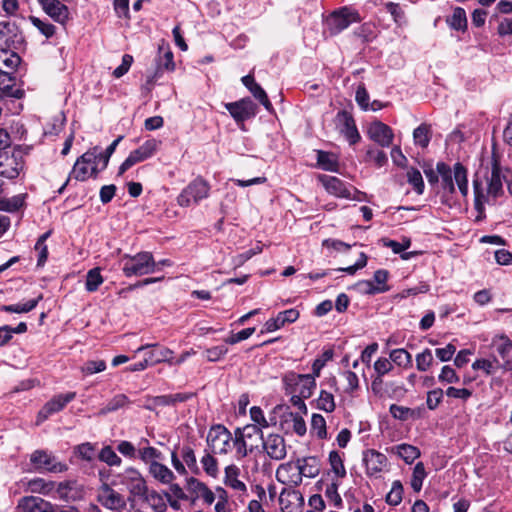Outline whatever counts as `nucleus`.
<instances>
[{"instance_id":"nucleus-1","label":"nucleus","mask_w":512,"mask_h":512,"mask_svg":"<svg viewBox=\"0 0 512 512\" xmlns=\"http://www.w3.org/2000/svg\"><path fill=\"white\" fill-rule=\"evenodd\" d=\"M95 153V150H87L84 154L77 158L69 174L68 179L59 188V194H61L64 191L65 187L68 185L71 179L84 182L90 177L94 179L98 177L100 170L97 167Z\"/></svg>"},{"instance_id":"nucleus-2","label":"nucleus","mask_w":512,"mask_h":512,"mask_svg":"<svg viewBox=\"0 0 512 512\" xmlns=\"http://www.w3.org/2000/svg\"><path fill=\"white\" fill-rule=\"evenodd\" d=\"M122 262V271L126 277L143 276L157 271V264L150 252H139L135 255L125 254Z\"/></svg>"},{"instance_id":"nucleus-3","label":"nucleus","mask_w":512,"mask_h":512,"mask_svg":"<svg viewBox=\"0 0 512 512\" xmlns=\"http://www.w3.org/2000/svg\"><path fill=\"white\" fill-rule=\"evenodd\" d=\"M286 393H294L302 397H311L316 388V380L310 374L288 372L283 377Z\"/></svg>"},{"instance_id":"nucleus-4","label":"nucleus","mask_w":512,"mask_h":512,"mask_svg":"<svg viewBox=\"0 0 512 512\" xmlns=\"http://www.w3.org/2000/svg\"><path fill=\"white\" fill-rule=\"evenodd\" d=\"M361 21L356 10L349 7H342L333 11L325 21V25L331 35H337L353 23Z\"/></svg>"},{"instance_id":"nucleus-5","label":"nucleus","mask_w":512,"mask_h":512,"mask_svg":"<svg viewBox=\"0 0 512 512\" xmlns=\"http://www.w3.org/2000/svg\"><path fill=\"white\" fill-rule=\"evenodd\" d=\"M232 440L231 432L222 424L211 426L206 439L208 449L214 454H227Z\"/></svg>"},{"instance_id":"nucleus-6","label":"nucleus","mask_w":512,"mask_h":512,"mask_svg":"<svg viewBox=\"0 0 512 512\" xmlns=\"http://www.w3.org/2000/svg\"><path fill=\"white\" fill-rule=\"evenodd\" d=\"M121 483L125 485L129 491L127 501L134 506L135 498H142L148 492V486L141 473L133 467L127 468L120 476Z\"/></svg>"},{"instance_id":"nucleus-7","label":"nucleus","mask_w":512,"mask_h":512,"mask_svg":"<svg viewBox=\"0 0 512 512\" xmlns=\"http://www.w3.org/2000/svg\"><path fill=\"white\" fill-rule=\"evenodd\" d=\"M210 186L202 178H196L177 197V203L181 207H188L191 204H198L209 196Z\"/></svg>"},{"instance_id":"nucleus-8","label":"nucleus","mask_w":512,"mask_h":512,"mask_svg":"<svg viewBox=\"0 0 512 512\" xmlns=\"http://www.w3.org/2000/svg\"><path fill=\"white\" fill-rule=\"evenodd\" d=\"M34 470L39 473H61L67 470V465L60 462L56 456L46 450H35L30 455Z\"/></svg>"},{"instance_id":"nucleus-9","label":"nucleus","mask_w":512,"mask_h":512,"mask_svg":"<svg viewBox=\"0 0 512 512\" xmlns=\"http://www.w3.org/2000/svg\"><path fill=\"white\" fill-rule=\"evenodd\" d=\"M23 44L24 36L15 23L9 21L0 22L1 54L6 55L7 50H18Z\"/></svg>"},{"instance_id":"nucleus-10","label":"nucleus","mask_w":512,"mask_h":512,"mask_svg":"<svg viewBox=\"0 0 512 512\" xmlns=\"http://www.w3.org/2000/svg\"><path fill=\"white\" fill-rule=\"evenodd\" d=\"M318 181L324 189L330 194L338 198L352 199L353 193H359L358 190L350 184L342 181L336 176L326 174L318 175Z\"/></svg>"},{"instance_id":"nucleus-11","label":"nucleus","mask_w":512,"mask_h":512,"mask_svg":"<svg viewBox=\"0 0 512 512\" xmlns=\"http://www.w3.org/2000/svg\"><path fill=\"white\" fill-rule=\"evenodd\" d=\"M159 142L155 139L145 141L140 147L130 152L129 156L120 165L118 175H123L135 164L150 158L157 150Z\"/></svg>"},{"instance_id":"nucleus-12","label":"nucleus","mask_w":512,"mask_h":512,"mask_svg":"<svg viewBox=\"0 0 512 512\" xmlns=\"http://www.w3.org/2000/svg\"><path fill=\"white\" fill-rule=\"evenodd\" d=\"M145 351V357L148 360L150 366H154L160 363H168L172 365L174 363V352L158 343H148L138 347L135 350V354Z\"/></svg>"},{"instance_id":"nucleus-13","label":"nucleus","mask_w":512,"mask_h":512,"mask_svg":"<svg viewBox=\"0 0 512 512\" xmlns=\"http://www.w3.org/2000/svg\"><path fill=\"white\" fill-rule=\"evenodd\" d=\"M334 122L336 128L351 145L359 142L361 136L356 127L355 120L349 112L346 110L339 111L336 114Z\"/></svg>"},{"instance_id":"nucleus-14","label":"nucleus","mask_w":512,"mask_h":512,"mask_svg":"<svg viewBox=\"0 0 512 512\" xmlns=\"http://www.w3.org/2000/svg\"><path fill=\"white\" fill-rule=\"evenodd\" d=\"M97 500L103 507L117 512H122L127 505L125 498L106 483L100 487Z\"/></svg>"},{"instance_id":"nucleus-15","label":"nucleus","mask_w":512,"mask_h":512,"mask_svg":"<svg viewBox=\"0 0 512 512\" xmlns=\"http://www.w3.org/2000/svg\"><path fill=\"white\" fill-rule=\"evenodd\" d=\"M23 169L21 154L0 152V177L6 179H15Z\"/></svg>"},{"instance_id":"nucleus-16","label":"nucleus","mask_w":512,"mask_h":512,"mask_svg":"<svg viewBox=\"0 0 512 512\" xmlns=\"http://www.w3.org/2000/svg\"><path fill=\"white\" fill-rule=\"evenodd\" d=\"M76 397L75 392H68L66 394H59L49 400L42 409L38 412L36 424L39 425L47 420L51 415L61 411L64 407L74 400Z\"/></svg>"},{"instance_id":"nucleus-17","label":"nucleus","mask_w":512,"mask_h":512,"mask_svg":"<svg viewBox=\"0 0 512 512\" xmlns=\"http://www.w3.org/2000/svg\"><path fill=\"white\" fill-rule=\"evenodd\" d=\"M362 461L366 468V474L369 477H379L388 465L387 457L374 449L365 450Z\"/></svg>"},{"instance_id":"nucleus-18","label":"nucleus","mask_w":512,"mask_h":512,"mask_svg":"<svg viewBox=\"0 0 512 512\" xmlns=\"http://www.w3.org/2000/svg\"><path fill=\"white\" fill-rule=\"evenodd\" d=\"M262 447L267 456L276 461L283 460L287 455V445L283 436L269 434L262 439Z\"/></svg>"},{"instance_id":"nucleus-19","label":"nucleus","mask_w":512,"mask_h":512,"mask_svg":"<svg viewBox=\"0 0 512 512\" xmlns=\"http://www.w3.org/2000/svg\"><path fill=\"white\" fill-rule=\"evenodd\" d=\"M225 108L234 120L239 123L254 117L257 107L250 98H243L239 101L226 103Z\"/></svg>"},{"instance_id":"nucleus-20","label":"nucleus","mask_w":512,"mask_h":512,"mask_svg":"<svg viewBox=\"0 0 512 512\" xmlns=\"http://www.w3.org/2000/svg\"><path fill=\"white\" fill-rule=\"evenodd\" d=\"M508 173L509 171L504 170L496 159L492 160L491 174L487 179V191L489 195L497 198L503 194V181L506 180V174Z\"/></svg>"},{"instance_id":"nucleus-21","label":"nucleus","mask_w":512,"mask_h":512,"mask_svg":"<svg viewBox=\"0 0 512 512\" xmlns=\"http://www.w3.org/2000/svg\"><path fill=\"white\" fill-rule=\"evenodd\" d=\"M297 462L299 471H296L292 477L293 486L295 487L302 483L303 477L314 478L320 471L319 461L316 457L310 456L297 459Z\"/></svg>"},{"instance_id":"nucleus-22","label":"nucleus","mask_w":512,"mask_h":512,"mask_svg":"<svg viewBox=\"0 0 512 512\" xmlns=\"http://www.w3.org/2000/svg\"><path fill=\"white\" fill-rule=\"evenodd\" d=\"M44 12L54 21L64 24L69 18V9L59 0H38Z\"/></svg>"},{"instance_id":"nucleus-23","label":"nucleus","mask_w":512,"mask_h":512,"mask_svg":"<svg viewBox=\"0 0 512 512\" xmlns=\"http://www.w3.org/2000/svg\"><path fill=\"white\" fill-rule=\"evenodd\" d=\"M368 135L371 140L382 147H389L394 137L392 129L380 121L373 122L369 126Z\"/></svg>"},{"instance_id":"nucleus-24","label":"nucleus","mask_w":512,"mask_h":512,"mask_svg":"<svg viewBox=\"0 0 512 512\" xmlns=\"http://www.w3.org/2000/svg\"><path fill=\"white\" fill-rule=\"evenodd\" d=\"M299 318V311L296 309H288L279 312L275 318H270L264 324L261 334L270 333L282 328L286 323H293Z\"/></svg>"},{"instance_id":"nucleus-25","label":"nucleus","mask_w":512,"mask_h":512,"mask_svg":"<svg viewBox=\"0 0 512 512\" xmlns=\"http://www.w3.org/2000/svg\"><path fill=\"white\" fill-rule=\"evenodd\" d=\"M492 346L502 359V370L512 371V359L509 358L512 351V341L507 336L500 335L492 340Z\"/></svg>"},{"instance_id":"nucleus-26","label":"nucleus","mask_w":512,"mask_h":512,"mask_svg":"<svg viewBox=\"0 0 512 512\" xmlns=\"http://www.w3.org/2000/svg\"><path fill=\"white\" fill-rule=\"evenodd\" d=\"M149 474L162 484H171L176 476L171 469L159 461H153L148 467Z\"/></svg>"},{"instance_id":"nucleus-27","label":"nucleus","mask_w":512,"mask_h":512,"mask_svg":"<svg viewBox=\"0 0 512 512\" xmlns=\"http://www.w3.org/2000/svg\"><path fill=\"white\" fill-rule=\"evenodd\" d=\"M240 469L238 466L231 464L225 467L224 484L233 490L246 493L247 487L244 482L239 480Z\"/></svg>"},{"instance_id":"nucleus-28","label":"nucleus","mask_w":512,"mask_h":512,"mask_svg":"<svg viewBox=\"0 0 512 512\" xmlns=\"http://www.w3.org/2000/svg\"><path fill=\"white\" fill-rule=\"evenodd\" d=\"M15 78L8 72L0 71V91L5 96L21 99L24 91L15 88Z\"/></svg>"},{"instance_id":"nucleus-29","label":"nucleus","mask_w":512,"mask_h":512,"mask_svg":"<svg viewBox=\"0 0 512 512\" xmlns=\"http://www.w3.org/2000/svg\"><path fill=\"white\" fill-rule=\"evenodd\" d=\"M285 424H292V430L298 436H303L306 433L307 428L304 419L299 414L288 411V408L283 414L281 426L283 427Z\"/></svg>"},{"instance_id":"nucleus-30","label":"nucleus","mask_w":512,"mask_h":512,"mask_svg":"<svg viewBox=\"0 0 512 512\" xmlns=\"http://www.w3.org/2000/svg\"><path fill=\"white\" fill-rule=\"evenodd\" d=\"M438 174L441 176V185L446 193L452 194L455 192L454 176L451 168L443 163L439 162L436 166Z\"/></svg>"},{"instance_id":"nucleus-31","label":"nucleus","mask_w":512,"mask_h":512,"mask_svg":"<svg viewBox=\"0 0 512 512\" xmlns=\"http://www.w3.org/2000/svg\"><path fill=\"white\" fill-rule=\"evenodd\" d=\"M232 442L236 448V457L238 459L245 458L247 455L258 449L257 443H253V441H246V439L242 438L241 435H235Z\"/></svg>"},{"instance_id":"nucleus-32","label":"nucleus","mask_w":512,"mask_h":512,"mask_svg":"<svg viewBox=\"0 0 512 512\" xmlns=\"http://www.w3.org/2000/svg\"><path fill=\"white\" fill-rule=\"evenodd\" d=\"M301 500L302 495L296 490L283 489L279 496V502L283 512H294L293 504Z\"/></svg>"},{"instance_id":"nucleus-33","label":"nucleus","mask_w":512,"mask_h":512,"mask_svg":"<svg viewBox=\"0 0 512 512\" xmlns=\"http://www.w3.org/2000/svg\"><path fill=\"white\" fill-rule=\"evenodd\" d=\"M27 488L32 493L48 496L54 491L55 482L46 481L42 478H34L28 481Z\"/></svg>"},{"instance_id":"nucleus-34","label":"nucleus","mask_w":512,"mask_h":512,"mask_svg":"<svg viewBox=\"0 0 512 512\" xmlns=\"http://www.w3.org/2000/svg\"><path fill=\"white\" fill-rule=\"evenodd\" d=\"M299 471L298 469V462H287L284 464H281L277 471H276V477L278 481L286 484H290L293 486V476L295 475V472Z\"/></svg>"},{"instance_id":"nucleus-35","label":"nucleus","mask_w":512,"mask_h":512,"mask_svg":"<svg viewBox=\"0 0 512 512\" xmlns=\"http://www.w3.org/2000/svg\"><path fill=\"white\" fill-rule=\"evenodd\" d=\"M235 435H241L246 441H253V443H262L263 432L260 427L255 424L246 425L244 428H237L234 432Z\"/></svg>"},{"instance_id":"nucleus-36","label":"nucleus","mask_w":512,"mask_h":512,"mask_svg":"<svg viewBox=\"0 0 512 512\" xmlns=\"http://www.w3.org/2000/svg\"><path fill=\"white\" fill-rule=\"evenodd\" d=\"M317 164L320 168L330 172H336L339 168V163L334 154L322 150L317 151Z\"/></svg>"},{"instance_id":"nucleus-37","label":"nucleus","mask_w":512,"mask_h":512,"mask_svg":"<svg viewBox=\"0 0 512 512\" xmlns=\"http://www.w3.org/2000/svg\"><path fill=\"white\" fill-rule=\"evenodd\" d=\"M454 181L458 186L460 193L465 197L468 194L467 169L461 164L456 163L453 167Z\"/></svg>"},{"instance_id":"nucleus-38","label":"nucleus","mask_w":512,"mask_h":512,"mask_svg":"<svg viewBox=\"0 0 512 512\" xmlns=\"http://www.w3.org/2000/svg\"><path fill=\"white\" fill-rule=\"evenodd\" d=\"M501 362L493 357L492 359H477L473 364V370H482L486 375L495 374L499 369H502Z\"/></svg>"},{"instance_id":"nucleus-39","label":"nucleus","mask_w":512,"mask_h":512,"mask_svg":"<svg viewBox=\"0 0 512 512\" xmlns=\"http://www.w3.org/2000/svg\"><path fill=\"white\" fill-rule=\"evenodd\" d=\"M43 298L42 294H40L37 298L29 300L25 303H18L13 305H3L0 309L1 311L8 313H28L36 308L39 301Z\"/></svg>"},{"instance_id":"nucleus-40","label":"nucleus","mask_w":512,"mask_h":512,"mask_svg":"<svg viewBox=\"0 0 512 512\" xmlns=\"http://www.w3.org/2000/svg\"><path fill=\"white\" fill-rule=\"evenodd\" d=\"M391 363L399 367L409 368L412 366V355L404 348L393 349L389 354Z\"/></svg>"},{"instance_id":"nucleus-41","label":"nucleus","mask_w":512,"mask_h":512,"mask_svg":"<svg viewBox=\"0 0 512 512\" xmlns=\"http://www.w3.org/2000/svg\"><path fill=\"white\" fill-rule=\"evenodd\" d=\"M448 25L457 31H465L467 29L466 12L461 7H456L450 18L447 19Z\"/></svg>"},{"instance_id":"nucleus-42","label":"nucleus","mask_w":512,"mask_h":512,"mask_svg":"<svg viewBox=\"0 0 512 512\" xmlns=\"http://www.w3.org/2000/svg\"><path fill=\"white\" fill-rule=\"evenodd\" d=\"M214 453L211 450L206 449L205 454L202 456L200 462L202 464L205 473L213 478H216L219 474L218 461L213 456Z\"/></svg>"},{"instance_id":"nucleus-43","label":"nucleus","mask_w":512,"mask_h":512,"mask_svg":"<svg viewBox=\"0 0 512 512\" xmlns=\"http://www.w3.org/2000/svg\"><path fill=\"white\" fill-rule=\"evenodd\" d=\"M103 282L104 278L101 275V269L99 267L92 268L86 274L85 289L88 292H95Z\"/></svg>"},{"instance_id":"nucleus-44","label":"nucleus","mask_w":512,"mask_h":512,"mask_svg":"<svg viewBox=\"0 0 512 512\" xmlns=\"http://www.w3.org/2000/svg\"><path fill=\"white\" fill-rule=\"evenodd\" d=\"M393 369V364L389 358H378L374 363V370L377 373V377L372 382V387L375 388L377 384L382 383V377L388 374Z\"/></svg>"},{"instance_id":"nucleus-45","label":"nucleus","mask_w":512,"mask_h":512,"mask_svg":"<svg viewBox=\"0 0 512 512\" xmlns=\"http://www.w3.org/2000/svg\"><path fill=\"white\" fill-rule=\"evenodd\" d=\"M51 231L43 233L37 240L34 249L38 253L37 266L43 267L48 258L47 239L50 237Z\"/></svg>"},{"instance_id":"nucleus-46","label":"nucleus","mask_w":512,"mask_h":512,"mask_svg":"<svg viewBox=\"0 0 512 512\" xmlns=\"http://www.w3.org/2000/svg\"><path fill=\"white\" fill-rule=\"evenodd\" d=\"M141 499H143L155 512H165L167 509V505L163 499V497L156 491H148L146 495H144Z\"/></svg>"},{"instance_id":"nucleus-47","label":"nucleus","mask_w":512,"mask_h":512,"mask_svg":"<svg viewBox=\"0 0 512 512\" xmlns=\"http://www.w3.org/2000/svg\"><path fill=\"white\" fill-rule=\"evenodd\" d=\"M382 241H383L384 246L391 248V250L395 254H400L401 258L403 260H408L411 258L412 254H413L412 252L402 253L410 247V245H411L410 239H406L403 243H399L395 240H390V239H383Z\"/></svg>"},{"instance_id":"nucleus-48","label":"nucleus","mask_w":512,"mask_h":512,"mask_svg":"<svg viewBox=\"0 0 512 512\" xmlns=\"http://www.w3.org/2000/svg\"><path fill=\"white\" fill-rule=\"evenodd\" d=\"M397 454L400 458H402L407 464H411L420 456V450L409 444H400L396 447Z\"/></svg>"},{"instance_id":"nucleus-49","label":"nucleus","mask_w":512,"mask_h":512,"mask_svg":"<svg viewBox=\"0 0 512 512\" xmlns=\"http://www.w3.org/2000/svg\"><path fill=\"white\" fill-rule=\"evenodd\" d=\"M138 457L142 462L150 465L153 461L162 460L163 454L155 447L145 446L138 449Z\"/></svg>"},{"instance_id":"nucleus-50","label":"nucleus","mask_w":512,"mask_h":512,"mask_svg":"<svg viewBox=\"0 0 512 512\" xmlns=\"http://www.w3.org/2000/svg\"><path fill=\"white\" fill-rule=\"evenodd\" d=\"M25 202V195L18 194L8 199H0V210L7 212L18 211L23 207Z\"/></svg>"},{"instance_id":"nucleus-51","label":"nucleus","mask_w":512,"mask_h":512,"mask_svg":"<svg viewBox=\"0 0 512 512\" xmlns=\"http://www.w3.org/2000/svg\"><path fill=\"white\" fill-rule=\"evenodd\" d=\"M181 457H182L183 461L185 462V464L187 465L188 469L192 473L198 474L200 472L198 464H197L195 452L191 446L184 445L181 448Z\"/></svg>"},{"instance_id":"nucleus-52","label":"nucleus","mask_w":512,"mask_h":512,"mask_svg":"<svg viewBox=\"0 0 512 512\" xmlns=\"http://www.w3.org/2000/svg\"><path fill=\"white\" fill-rule=\"evenodd\" d=\"M427 473L425 470V466L422 462H418L413 469L412 478H411V487L415 492H420L423 481L426 478Z\"/></svg>"},{"instance_id":"nucleus-53","label":"nucleus","mask_w":512,"mask_h":512,"mask_svg":"<svg viewBox=\"0 0 512 512\" xmlns=\"http://www.w3.org/2000/svg\"><path fill=\"white\" fill-rule=\"evenodd\" d=\"M415 361L418 371H428L434 362L432 351L429 348L424 349L421 353L416 355Z\"/></svg>"},{"instance_id":"nucleus-54","label":"nucleus","mask_w":512,"mask_h":512,"mask_svg":"<svg viewBox=\"0 0 512 512\" xmlns=\"http://www.w3.org/2000/svg\"><path fill=\"white\" fill-rule=\"evenodd\" d=\"M311 432L319 439L327 438L326 420L321 414H313L311 418Z\"/></svg>"},{"instance_id":"nucleus-55","label":"nucleus","mask_w":512,"mask_h":512,"mask_svg":"<svg viewBox=\"0 0 512 512\" xmlns=\"http://www.w3.org/2000/svg\"><path fill=\"white\" fill-rule=\"evenodd\" d=\"M129 403V399L124 394L115 395L105 407L100 410L101 415H106L108 413L114 412L120 408L125 407Z\"/></svg>"},{"instance_id":"nucleus-56","label":"nucleus","mask_w":512,"mask_h":512,"mask_svg":"<svg viewBox=\"0 0 512 512\" xmlns=\"http://www.w3.org/2000/svg\"><path fill=\"white\" fill-rule=\"evenodd\" d=\"M329 463L331 470L337 477L344 478L346 476V469L343 463V459L338 451H331L329 453Z\"/></svg>"},{"instance_id":"nucleus-57","label":"nucleus","mask_w":512,"mask_h":512,"mask_svg":"<svg viewBox=\"0 0 512 512\" xmlns=\"http://www.w3.org/2000/svg\"><path fill=\"white\" fill-rule=\"evenodd\" d=\"M98 458L109 466H120L122 463V459L116 454L111 446H104L101 449Z\"/></svg>"},{"instance_id":"nucleus-58","label":"nucleus","mask_w":512,"mask_h":512,"mask_svg":"<svg viewBox=\"0 0 512 512\" xmlns=\"http://www.w3.org/2000/svg\"><path fill=\"white\" fill-rule=\"evenodd\" d=\"M335 400L332 393L322 390L317 399V408L327 413H331L335 410Z\"/></svg>"},{"instance_id":"nucleus-59","label":"nucleus","mask_w":512,"mask_h":512,"mask_svg":"<svg viewBox=\"0 0 512 512\" xmlns=\"http://www.w3.org/2000/svg\"><path fill=\"white\" fill-rule=\"evenodd\" d=\"M413 138L417 145L426 148L430 142V128L426 124H421L413 132Z\"/></svg>"},{"instance_id":"nucleus-60","label":"nucleus","mask_w":512,"mask_h":512,"mask_svg":"<svg viewBox=\"0 0 512 512\" xmlns=\"http://www.w3.org/2000/svg\"><path fill=\"white\" fill-rule=\"evenodd\" d=\"M407 181L411 184L414 190L418 194H422L424 191V181L420 171L414 167H410L407 170Z\"/></svg>"},{"instance_id":"nucleus-61","label":"nucleus","mask_w":512,"mask_h":512,"mask_svg":"<svg viewBox=\"0 0 512 512\" xmlns=\"http://www.w3.org/2000/svg\"><path fill=\"white\" fill-rule=\"evenodd\" d=\"M403 497V486L399 480L392 483V488L386 496L389 505L396 506L401 503Z\"/></svg>"},{"instance_id":"nucleus-62","label":"nucleus","mask_w":512,"mask_h":512,"mask_svg":"<svg viewBox=\"0 0 512 512\" xmlns=\"http://www.w3.org/2000/svg\"><path fill=\"white\" fill-rule=\"evenodd\" d=\"M366 159L373 162L377 167H382L387 162V155L380 149L369 147L366 151Z\"/></svg>"},{"instance_id":"nucleus-63","label":"nucleus","mask_w":512,"mask_h":512,"mask_svg":"<svg viewBox=\"0 0 512 512\" xmlns=\"http://www.w3.org/2000/svg\"><path fill=\"white\" fill-rule=\"evenodd\" d=\"M438 380L442 383L454 384L460 381V378L456 371L449 365L442 367L441 372L438 376Z\"/></svg>"},{"instance_id":"nucleus-64","label":"nucleus","mask_w":512,"mask_h":512,"mask_svg":"<svg viewBox=\"0 0 512 512\" xmlns=\"http://www.w3.org/2000/svg\"><path fill=\"white\" fill-rule=\"evenodd\" d=\"M444 391L441 388H436L427 393L426 404L428 409L435 410L442 402Z\"/></svg>"}]
</instances>
